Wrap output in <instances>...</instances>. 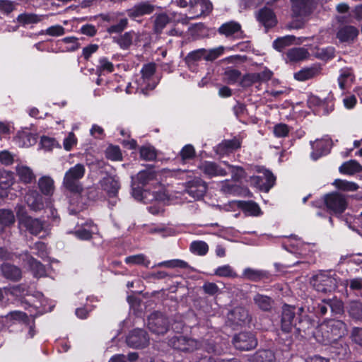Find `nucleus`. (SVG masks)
Instances as JSON below:
<instances>
[{
	"label": "nucleus",
	"instance_id": "1",
	"mask_svg": "<svg viewBox=\"0 0 362 362\" xmlns=\"http://www.w3.org/2000/svg\"><path fill=\"white\" fill-rule=\"evenodd\" d=\"M346 334V325L341 320H330L321 323L313 332L316 340L325 345L336 341Z\"/></svg>",
	"mask_w": 362,
	"mask_h": 362
},
{
	"label": "nucleus",
	"instance_id": "2",
	"mask_svg": "<svg viewBox=\"0 0 362 362\" xmlns=\"http://www.w3.org/2000/svg\"><path fill=\"white\" fill-rule=\"evenodd\" d=\"M16 210L19 226L25 228L30 234L39 235L42 232H47L45 221L28 216L23 206H17Z\"/></svg>",
	"mask_w": 362,
	"mask_h": 362
},
{
	"label": "nucleus",
	"instance_id": "3",
	"mask_svg": "<svg viewBox=\"0 0 362 362\" xmlns=\"http://www.w3.org/2000/svg\"><path fill=\"white\" fill-rule=\"evenodd\" d=\"M85 172V167L81 163L69 168L64 175L63 187L72 193H81L83 187L80 180L84 176Z\"/></svg>",
	"mask_w": 362,
	"mask_h": 362
},
{
	"label": "nucleus",
	"instance_id": "4",
	"mask_svg": "<svg viewBox=\"0 0 362 362\" xmlns=\"http://www.w3.org/2000/svg\"><path fill=\"white\" fill-rule=\"evenodd\" d=\"M311 283L317 291L326 293L334 291L337 288L339 279L335 273L324 272L314 276Z\"/></svg>",
	"mask_w": 362,
	"mask_h": 362
},
{
	"label": "nucleus",
	"instance_id": "5",
	"mask_svg": "<svg viewBox=\"0 0 362 362\" xmlns=\"http://www.w3.org/2000/svg\"><path fill=\"white\" fill-rule=\"evenodd\" d=\"M169 345L178 351L190 353L199 349L202 346V342L193 338L180 334L170 338Z\"/></svg>",
	"mask_w": 362,
	"mask_h": 362
},
{
	"label": "nucleus",
	"instance_id": "6",
	"mask_svg": "<svg viewBox=\"0 0 362 362\" xmlns=\"http://www.w3.org/2000/svg\"><path fill=\"white\" fill-rule=\"evenodd\" d=\"M148 327L154 334H164L169 328L168 319L160 312H154L148 317Z\"/></svg>",
	"mask_w": 362,
	"mask_h": 362
},
{
	"label": "nucleus",
	"instance_id": "7",
	"mask_svg": "<svg viewBox=\"0 0 362 362\" xmlns=\"http://www.w3.org/2000/svg\"><path fill=\"white\" fill-rule=\"evenodd\" d=\"M324 202L327 209L334 214L343 213L347 206L346 197L337 192L326 194Z\"/></svg>",
	"mask_w": 362,
	"mask_h": 362
},
{
	"label": "nucleus",
	"instance_id": "8",
	"mask_svg": "<svg viewBox=\"0 0 362 362\" xmlns=\"http://www.w3.org/2000/svg\"><path fill=\"white\" fill-rule=\"evenodd\" d=\"M276 178L272 172L267 169H262V175L252 176L251 184L261 191L267 192L274 185Z\"/></svg>",
	"mask_w": 362,
	"mask_h": 362
},
{
	"label": "nucleus",
	"instance_id": "9",
	"mask_svg": "<svg viewBox=\"0 0 362 362\" xmlns=\"http://www.w3.org/2000/svg\"><path fill=\"white\" fill-rule=\"evenodd\" d=\"M126 341L129 347L141 349L146 347L149 344V337L146 331L136 329L129 332Z\"/></svg>",
	"mask_w": 362,
	"mask_h": 362
},
{
	"label": "nucleus",
	"instance_id": "10",
	"mask_svg": "<svg viewBox=\"0 0 362 362\" xmlns=\"http://www.w3.org/2000/svg\"><path fill=\"white\" fill-rule=\"evenodd\" d=\"M100 185L108 197L112 199L110 202L111 204L115 205L117 203L116 197L120 188L118 178L113 176H106L100 181Z\"/></svg>",
	"mask_w": 362,
	"mask_h": 362
},
{
	"label": "nucleus",
	"instance_id": "11",
	"mask_svg": "<svg viewBox=\"0 0 362 362\" xmlns=\"http://www.w3.org/2000/svg\"><path fill=\"white\" fill-rule=\"evenodd\" d=\"M218 32L219 34L228 38L240 40L245 37V35L242 30L241 25L234 21H228L222 24L219 27Z\"/></svg>",
	"mask_w": 362,
	"mask_h": 362
},
{
	"label": "nucleus",
	"instance_id": "12",
	"mask_svg": "<svg viewBox=\"0 0 362 362\" xmlns=\"http://www.w3.org/2000/svg\"><path fill=\"white\" fill-rule=\"evenodd\" d=\"M156 9V6L148 1H140L131 8L127 10V16L132 19H136L146 15L152 14Z\"/></svg>",
	"mask_w": 362,
	"mask_h": 362
},
{
	"label": "nucleus",
	"instance_id": "13",
	"mask_svg": "<svg viewBox=\"0 0 362 362\" xmlns=\"http://www.w3.org/2000/svg\"><path fill=\"white\" fill-rule=\"evenodd\" d=\"M256 344L253 335L250 333L241 332L233 338L234 346L240 350L247 351L252 349L256 346Z\"/></svg>",
	"mask_w": 362,
	"mask_h": 362
},
{
	"label": "nucleus",
	"instance_id": "14",
	"mask_svg": "<svg viewBox=\"0 0 362 362\" xmlns=\"http://www.w3.org/2000/svg\"><path fill=\"white\" fill-rule=\"evenodd\" d=\"M292 11L296 16H306L313 8L316 0H291Z\"/></svg>",
	"mask_w": 362,
	"mask_h": 362
},
{
	"label": "nucleus",
	"instance_id": "15",
	"mask_svg": "<svg viewBox=\"0 0 362 362\" xmlns=\"http://www.w3.org/2000/svg\"><path fill=\"white\" fill-rule=\"evenodd\" d=\"M207 189L205 182L197 178L187 183L186 192L194 199H200L204 197Z\"/></svg>",
	"mask_w": 362,
	"mask_h": 362
},
{
	"label": "nucleus",
	"instance_id": "16",
	"mask_svg": "<svg viewBox=\"0 0 362 362\" xmlns=\"http://www.w3.org/2000/svg\"><path fill=\"white\" fill-rule=\"evenodd\" d=\"M156 71V66L154 64H145L141 71V78L139 81V86L142 93H146V90L148 89L152 90L154 88V86H151L148 83L151 78L153 76Z\"/></svg>",
	"mask_w": 362,
	"mask_h": 362
},
{
	"label": "nucleus",
	"instance_id": "17",
	"mask_svg": "<svg viewBox=\"0 0 362 362\" xmlns=\"http://www.w3.org/2000/svg\"><path fill=\"white\" fill-rule=\"evenodd\" d=\"M228 318L233 324L242 325L250 322L248 311L243 307H236L228 315Z\"/></svg>",
	"mask_w": 362,
	"mask_h": 362
},
{
	"label": "nucleus",
	"instance_id": "18",
	"mask_svg": "<svg viewBox=\"0 0 362 362\" xmlns=\"http://www.w3.org/2000/svg\"><path fill=\"white\" fill-rule=\"evenodd\" d=\"M199 168L206 176L210 178L227 175L226 171L214 162L204 161L199 165Z\"/></svg>",
	"mask_w": 362,
	"mask_h": 362
},
{
	"label": "nucleus",
	"instance_id": "19",
	"mask_svg": "<svg viewBox=\"0 0 362 362\" xmlns=\"http://www.w3.org/2000/svg\"><path fill=\"white\" fill-rule=\"evenodd\" d=\"M190 12L192 13L197 10V7H199V12L197 14L189 17V19H194L198 18L202 15L209 14L213 8L212 4L209 0H189Z\"/></svg>",
	"mask_w": 362,
	"mask_h": 362
},
{
	"label": "nucleus",
	"instance_id": "20",
	"mask_svg": "<svg viewBox=\"0 0 362 362\" xmlns=\"http://www.w3.org/2000/svg\"><path fill=\"white\" fill-rule=\"evenodd\" d=\"M358 30L354 25H345L338 28L337 37L340 42H353L358 35Z\"/></svg>",
	"mask_w": 362,
	"mask_h": 362
},
{
	"label": "nucleus",
	"instance_id": "21",
	"mask_svg": "<svg viewBox=\"0 0 362 362\" xmlns=\"http://www.w3.org/2000/svg\"><path fill=\"white\" fill-rule=\"evenodd\" d=\"M254 305L263 312H271L274 308V300L269 296L257 293L252 298Z\"/></svg>",
	"mask_w": 362,
	"mask_h": 362
},
{
	"label": "nucleus",
	"instance_id": "22",
	"mask_svg": "<svg viewBox=\"0 0 362 362\" xmlns=\"http://www.w3.org/2000/svg\"><path fill=\"white\" fill-rule=\"evenodd\" d=\"M294 308L289 305H284L282 308L281 313V329L285 332L291 331L293 324V318L295 316Z\"/></svg>",
	"mask_w": 362,
	"mask_h": 362
},
{
	"label": "nucleus",
	"instance_id": "23",
	"mask_svg": "<svg viewBox=\"0 0 362 362\" xmlns=\"http://www.w3.org/2000/svg\"><path fill=\"white\" fill-rule=\"evenodd\" d=\"M139 33L134 30H130L119 36L113 37L112 40L114 42L117 43L121 49H128L133 44V42L139 38Z\"/></svg>",
	"mask_w": 362,
	"mask_h": 362
},
{
	"label": "nucleus",
	"instance_id": "24",
	"mask_svg": "<svg viewBox=\"0 0 362 362\" xmlns=\"http://www.w3.org/2000/svg\"><path fill=\"white\" fill-rule=\"evenodd\" d=\"M310 52L304 47H294L286 52V62L296 63L308 59Z\"/></svg>",
	"mask_w": 362,
	"mask_h": 362
},
{
	"label": "nucleus",
	"instance_id": "25",
	"mask_svg": "<svg viewBox=\"0 0 362 362\" xmlns=\"http://www.w3.org/2000/svg\"><path fill=\"white\" fill-rule=\"evenodd\" d=\"M170 20L169 16L165 13H155L151 17L153 33L157 35L160 34L167 25L170 23Z\"/></svg>",
	"mask_w": 362,
	"mask_h": 362
},
{
	"label": "nucleus",
	"instance_id": "26",
	"mask_svg": "<svg viewBox=\"0 0 362 362\" xmlns=\"http://www.w3.org/2000/svg\"><path fill=\"white\" fill-rule=\"evenodd\" d=\"M46 15H37L33 13H23L18 16L16 21L20 25L25 27L31 24H37L46 18Z\"/></svg>",
	"mask_w": 362,
	"mask_h": 362
},
{
	"label": "nucleus",
	"instance_id": "27",
	"mask_svg": "<svg viewBox=\"0 0 362 362\" xmlns=\"http://www.w3.org/2000/svg\"><path fill=\"white\" fill-rule=\"evenodd\" d=\"M258 21L266 28L273 27L276 23V16L273 11L267 7L260 9L257 14Z\"/></svg>",
	"mask_w": 362,
	"mask_h": 362
},
{
	"label": "nucleus",
	"instance_id": "28",
	"mask_svg": "<svg viewBox=\"0 0 362 362\" xmlns=\"http://www.w3.org/2000/svg\"><path fill=\"white\" fill-rule=\"evenodd\" d=\"M23 261H25L35 276H42L45 274L44 265L39 261L34 259L28 252L23 255Z\"/></svg>",
	"mask_w": 362,
	"mask_h": 362
},
{
	"label": "nucleus",
	"instance_id": "29",
	"mask_svg": "<svg viewBox=\"0 0 362 362\" xmlns=\"http://www.w3.org/2000/svg\"><path fill=\"white\" fill-rule=\"evenodd\" d=\"M16 175L21 182L28 184L35 180L33 170L24 165L19 164L16 167Z\"/></svg>",
	"mask_w": 362,
	"mask_h": 362
},
{
	"label": "nucleus",
	"instance_id": "30",
	"mask_svg": "<svg viewBox=\"0 0 362 362\" xmlns=\"http://www.w3.org/2000/svg\"><path fill=\"white\" fill-rule=\"evenodd\" d=\"M310 54L318 59L327 61L334 57V48L332 47L324 48H320L317 46L311 47Z\"/></svg>",
	"mask_w": 362,
	"mask_h": 362
},
{
	"label": "nucleus",
	"instance_id": "31",
	"mask_svg": "<svg viewBox=\"0 0 362 362\" xmlns=\"http://www.w3.org/2000/svg\"><path fill=\"white\" fill-rule=\"evenodd\" d=\"M25 202L30 209L37 211L43 208L42 197L37 192L28 193L25 197Z\"/></svg>",
	"mask_w": 362,
	"mask_h": 362
},
{
	"label": "nucleus",
	"instance_id": "32",
	"mask_svg": "<svg viewBox=\"0 0 362 362\" xmlns=\"http://www.w3.org/2000/svg\"><path fill=\"white\" fill-rule=\"evenodd\" d=\"M315 326V321L308 316L300 317L298 322L294 324V327L299 333L303 332L304 334H309L310 332L313 334L314 332H312V330Z\"/></svg>",
	"mask_w": 362,
	"mask_h": 362
},
{
	"label": "nucleus",
	"instance_id": "33",
	"mask_svg": "<svg viewBox=\"0 0 362 362\" xmlns=\"http://www.w3.org/2000/svg\"><path fill=\"white\" fill-rule=\"evenodd\" d=\"M4 277L12 281H18L21 278V271L16 266L4 264L1 267Z\"/></svg>",
	"mask_w": 362,
	"mask_h": 362
},
{
	"label": "nucleus",
	"instance_id": "34",
	"mask_svg": "<svg viewBox=\"0 0 362 362\" xmlns=\"http://www.w3.org/2000/svg\"><path fill=\"white\" fill-rule=\"evenodd\" d=\"M16 139L21 147L31 146L37 141L35 136L27 131L19 132Z\"/></svg>",
	"mask_w": 362,
	"mask_h": 362
},
{
	"label": "nucleus",
	"instance_id": "35",
	"mask_svg": "<svg viewBox=\"0 0 362 362\" xmlns=\"http://www.w3.org/2000/svg\"><path fill=\"white\" fill-rule=\"evenodd\" d=\"M320 72V69L317 66H312L303 69L294 74V78L300 81H304L317 76Z\"/></svg>",
	"mask_w": 362,
	"mask_h": 362
},
{
	"label": "nucleus",
	"instance_id": "36",
	"mask_svg": "<svg viewBox=\"0 0 362 362\" xmlns=\"http://www.w3.org/2000/svg\"><path fill=\"white\" fill-rule=\"evenodd\" d=\"M41 192L45 195H52L54 190V180L49 176H43L38 180Z\"/></svg>",
	"mask_w": 362,
	"mask_h": 362
},
{
	"label": "nucleus",
	"instance_id": "37",
	"mask_svg": "<svg viewBox=\"0 0 362 362\" xmlns=\"http://www.w3.org/2000/svg\"><path fill=\"white\" fill-rule=\"evenodd\" d=\"M243 276L246 279L257 282L267 277V273L262 270L246 268L243 272Z\"/></svg>",
	"mask_w": 362,
	"mask_h": 362
},
{
	"label": "nucleus",
	"instance_id": "38",
	"mask_svg": "<svg viewBox=\"0 0 362 362\" xmlns=\"http://www.w3.org/2000/svg\"><path fill=\"white\" fill-rule=\"evenodd\" d=\"M361 170V165L354 160H351L343 163V165L339 168V171L341 173L346 175H354V173H359Z\"/></svg>",
	"mask_w": 362,
	"mask_h": 362
},
{
	"label": "nucleus",
	"instance_id": "39",
	"mask_svg": "<svg viewBox=\"0 0 362 362\" xmlns=\"http://www.w3.org/2000/svg\"><path fill=\"white\" fill-rule=\"evenodd\" d=\"M252 362H276V358L272 351L261 350L252 356Z\"/></svg>",
	"mask_w": 362,
	"mask_h": 362
},
{
	"label": "nucleus",
	"instance_id": "40",
	"mask_svg": "<svg viewBox=\"0 0 362 362\" xmlns=\"http://www.w3.org/2000/svg\"><path fill=\"white\" fill-rule=\"evenodd\" d=\"M136 180L139 184L144 186L156 180V173L152 170H143L136 175Z\"/></svg>",
	"mask_w": 362,
	"mask_h": 362
},
{
	"label": "nucleus",
	"instance_id": "41",
	"mask_svg": "<svg viewBox=\"0 0 362 362\" xmlns=\"http://www.w3.org/2000/svg\"><path fill=\"white\" fill-rule=\"evenodd\" d=\"M221 184V191L224 194L239 195L242 192V188L238 185L232 183L228 180L222 181Z\"/></svg>",
	"mask_w": 362,
	"mask_h": 362
},
{
	"label": "nucleus",
	"instance_id": "42",
	"mask_svg": "<svg viewBox=\"0 0 362 362\" xmlns=\"http://www.w3.org/2000/svg\"><path fill=\"white\" fill-rule=\"evenodd\" d=\"M354 80V76L349 69H342L338 78L339 87L344 90L351 85Z\"/></svg>",
	"mask_w": 362,
	"mask_h": 362
},
{
	"label": "nucleus",
	"instance_id": "43",
	"mask_svg": "<svg viewBox=\"0 0 362 362\" xmlns=\"http://www.w3.org/2000/svg\"><path fill=\"white\" fill-rule=\"evenodd\" d=\"M124 261L128 264L143 265L146 267H148L150 264V260L144 254L127 257Z\"/></svg>",
	"mask_w": 362,
	"mask_h": 362
},
{
	"label": "nucleus",
	"instance_id": "44",
	"mask_svg": "<svg viewBox=\"0 0 362 362\" xmlns=\"http://www.w3.org/2000/svg\"><path fill=\"white\" fill-rule=\"evenodd\" d=\"M190 250L197 255L204 256L209 251V246L206 243L202 240L193 241L190 244Z\"/></svg>",
	"mask_w": 362,
	"mask_h": 362
},
{
	"label": "nucleus",
	"instance_id": "45",
	"mask_svg": "<svg viewBox=\"0 0 362 362\" xmlns=\"http://www.w3.org/2000/svg\"><path fill=\"white\" fill-rule=\"evenodd\" d=\"M205 53V49L201 48L194 51L190 52L187 54V55L185 58V62L189 66L194 64L195 62L204 59Z\"/></svg>",
	"mask_w": 362,
	"mask_h": 362
},
{
	"label": "nucleus",
	"instance_id": "46",
	"mask_svg": "<svg viewBox=\"0 0 362 362\" xmlns=\"http://www.w3.org/2000/svg\"><path fill=\"white\" fill-rule=\"evenodd\" d=\"M214 274L219 277L235 278L237 274L234 269L229 265L226 264L218 267L214 272Z\"/></svg>",
	"mask_w": 362,
	"mask_h": 362
},
{
	"label": "nucleus",
	"instance_id": "47",
	"mask_svg": "<svg viewBox=\"0 0 362 362\" xmlns=\"http://www.w3.org/2000/svg\"><path fill=\"white\" fill-rule=\"evenodd\" d=\"M348 311L353 318L362 320V303L361 302H351L349 305Z\"/></svg>",
	"mask_w": 362,
	"mask_h": 362
},
{
	"label": "nucleus",
	"instance_id": "48",
	"mask_svg": "<svg viewBox=\"0 0 362 362\" xmlns=\"http://www.w3.org/2000/svg\"><path fill=\"white\" fill-rule=\"evenodd\" d=\"M241 73L240 71L234 69H228L224 72L223 79L229 83L233 84L240 80Z\"/></svg>",
	"mask_w": 362,
	"mask_h": 362
},
{
	"label": "nucleus",
	"instance_id": "49",
	"mask_svg": "<svg viewBox=\"0 0 362 362\" xmlns=\"http://www.w3.org/2000/svg\"><path fill=\"white\" fill-rule=\"evenodd\" d=\"M15 223V216L10 210H0V223L4 226H9Z\"/></svg>",
	"mask_w": 362,
	"mask_h": 362
},
{
	"label": "nucleus",
	"instance_id": "50",
	"mask_svg": "<svg viewBox=\"0 0 362 362\" xmlns=\"http://www.w3.org/2000/svg\"><path fill=\"white\" fill-rule=\"evenodd\" d=\"M156 156V151L153 146H144L140 148V156L145 160H153Z\"/></svg>",
	"mask_w": 362,
	"mask_h": 362
},
{
	"label": "nucleus",
	"instance_id": "51",
	"mask_svg": "<svg viewBox=\"0 0 362 362\" xmlns=\"http://www.w3.org/2000/svg\"><path fill=\"white\" fill-rule=\"evenodd\" d=\"M223 163L231 169L232 178L234 181L238 182L245 177L246 173L242 167L230 165L226 161H224Z\"/></svg>",
	"mask_w": 362,
	"mask_h": 362
},
{
	"label": "nucleus",
	"instance_id": "52",
	"mask_svg": "<svg viewBox=\"0 0 362 362\" xmlns=\"http://www.w3.org/2000/svg\"><path fill=\"white\" fill-rule=\"evenodd\" d=\"M240 147V142L237 139L230 140H225L221 143L218 148L220 151H233L238 149Z\"/></svg>",
	"mask_w": 362,
	"mask_h": 362
},
{
	"label": "nucleus",
	"instance_id": "53",
	"mask_svg": "<svg viewBox=\"0 0 362 362\" xmlns=\"http://www.w3.org/2000/svg\"><path fill=\"white\" fill-rule=\"evenodd\" d=\"M105 155L112 160H121L122 158L121 150L117 146H108L105 151Z\"/></svg>",
	"mask_w": 362,
	"mask_h": 362
},
{
	"label": "nucleus",
	"instance_id": "54",
	"mask_svg": "<svg viewBox=\"0 0 362 362\" xmlns=\"http://www.w3.org/2000/svg\"><path fill=\"white\" fill-rule=\"evenodd\" d=\"M65 33V29L60 25H55L49 27L45 30H42L40 34L43 35L46 34L52 37H59L62 36Z\"/></svg>",
	"mask_w": 362,
	"mask_h": 362
},
{
	"label": "nucleus",
	"instance_id": "55",
	"mask_svg": "<svg viewBox=\"0 0 362 362\" xmlns=\"http://www.w3.org/2000/svg\"><path fill=\"white\" fill-rule=\"evenodd\" d=\"M128 25V19L121 18L119 22L107 28V32L110 34L121 33Z\"/></svg>",
	"mask_w": 362,
	"mask_h": 362
},
{
	"label": "nucleus",
	"instance_id": "56",
	"mask_svg": "<svg viewBox=\"0 0 362 362\" xmlns=\"http://www.w3.org/2000/svg\"><path fill=\"white\" fill-rule=\"evenodd\" d=\"M13 182L12 173L6 170L0 171V187L7 188Z\"/></svg>",
	"mask_w": 362,
	"mask_h": 362
},
{
	"label": "nucleus",
	"instance_id": "57",
	"mask_svg": "<svg viewBox=\"0 0 362 362\" xmlns=\"http://www.w3.org/2000/svg\"><path fill=\"white\" fill-rule=\"evenodd\" d=\"M334 184L338 189L344 191L353 192L356 191L358 188L356 183L342 180H336Z\"/></svg>",
	"mask_w": 362,
	"mask_h": 362
},
{
	"label": "nucleus",
	"instance_id": "58",
	"mask_svg": "<svg viewBox=\"0 0 362 362\" xmlns=\"http://www.w3.org/2000/svg\"><path fill=\"white\" fill-rule=\"evenodd\" d=\"M223 47H219L211 49H205L204 59L206 61H214L223 54Z\"/></svg>",
	"mask_w": 362,
	"mask_h": 362
},
{
	"label": "nucleus",
	"instance_id": "59",
	"mask_svg": "<svg viewBox=\"0 0 362 362\" xmlns=\"http://www.w3.org/2000/svg\"><path fill=\"white\" fill-rule=\"evenodd\" d=\"M294 40L293 36H286L284 37L278 38L274 42V47L278 51H281L283 48L293 43Z\"/></svg>",
	"mask_w": 362,
	"mask_h": 362
},
{
	"label": "nucleus",
	"instance_id": "60",
	"mask_svg": "<svg viewBox=\"0 0 362 362\" xmlns=\"http://www.w3.org/2000/svg\"><path fill=\"white\" fill-rule=\"evenodd\" d=\"M17 3L10 0H0V11L4 14H9L15 10Z\"/></svg>",
	"mask_w": 362,
	"mask_h": 362
},
{
	"label": "nucleus",
	"instance_id": "61",
	"mask_svg": "<svg viewBox=\"0 0 362 362\" xmlns=\"http://www.w3.org/2000/svg\"><path fill=\"white\" fill-rule=\"evenodd\" d=\"M157 267H166L169 268H187L188 264L186 262L180 260V259H174L171 261H165L160 262L157 264Z\"/></svg>",
	"mask_w": 362,
	"mask_h": 362
},
{
	"label": "nucleus",
	"instance_id": "62",
	"mask_svg": "<svg viewBox=\"0 0 362 362\" xmlns=\"http://www.w3.org/2000/svg\"><path fill=\"white\" fill-rule=\"evenodd\" d=\"M240 206L242 207L243 209L245 211H247L248 212H250L252 215H258L260 209L259 206L253 202H240Z\"/></svg>",
	"mask_w": 362,
	"mask_h": 362
},
{
	"label": "nucleus",
	"instance_id": "63",
	"mask_svg": "<svg viewBox=\"0 0 362 362\" xmlns=\"http://www.w3.org/2000/svg\"><path fill=\"white\" fill-rule=\"evenodd\" d=\"M256 73L247 74L243 76L240 81V84L243 87H248L252 86L253 83L258 82Z\"/></svg>",
	"mask_w": 362,
	"mask_h": 362
},
{
	"label": "nucleus",
	"instance_id": "64",
	"mask_svg": "<svg viewBox=\"0 0 362 362\" xmlns=\"http://www.w3.org/2000/svg\"><path fill=\"white\" fill-rule=\"evenodd\" d=\"M274 134L276 137H285L288 136L289 127L285 124H278L274 127Z\"/></svg>",
	"mask_w": 362,
	"mask_h": 362
}]
</instances>
